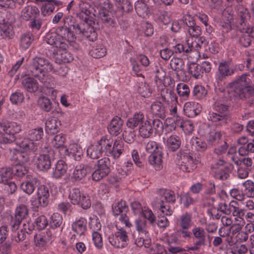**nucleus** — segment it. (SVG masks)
I'll list each match as a JSON object with an SVG mask.
<instances>
[{
    "instance_id": "obj_1",
    "label": "nucleus",
    "mask_w": 254,
    "mask_h": 254,
    "mask_svg": "<svg viewBox=\"0 0 254 254\" xmlns=\"http://www.w3.org/2000/svg\"><path fill=\"white\" fill-rule=\"evenodd\" d=\"M45 66L47 70L51 71L53 67L50 62L41 56H36L32 59L27 71L28 77L22 81V85L25 90L30 93H35L39 89V84L34 77L37 78L46 87L51 88L54 84V79L50 75H47L42 68Z\"/></svg>"
},
{
    "instance_id": "obj_2",
    "label": "nucleus",
    "mask_w": 254,
    "mask_h": 254,
    "mask_svg": "<svg viewBox=\"0 0 254 254\" xmlns=\"http://www.w3.org/2000/svg\"><path fill=\"white\" fill-rule=\"evenodd\" d=\"M73 32L65 26H59L56 30L55 34H49L46 36L47 43L52 46L51 52L55 55L58 49L65 50L69 46H72L76 40Z\"/></svg>"
},
{
    "instance_id": "obj_3",
    "label": "nucleus",
    "mask_w": 254,
    "mask_h": 254,
    "mask_svg": "<svg viewBox=\"0 0 254 254\" xmlns=\"http://www.w3.org/2000/svg\"><path fill=\"white\" fill-rule=\"evenodd\" d=\"M229 106L220 102L213 105L214 111L210 112L208 119L217 127L226 126L230 120Z\"/></svg>"
},
{
    "instance_id": "obj_4",
    "label": "nucleus",
    "mask_w": 254,
    "mask_h": 254,
    "mask_svg": "<svg viewBox=\"0 0 254 254\" xmlns=\"http://www.w3.org/2000/svg\"><path fill=\"white\" fill-rule=\"evenodd\" d=\"M43 135V129L42 127L30 129L28 132V137L24 138L19 143V146L26 151L39 152L41 148L40 144L34 142V140H40L42 138Z\"/></svg>"
},
{
    "instance_id": "obj_5",
    "label": "nucleus",
    "mask_w": 254,
    "mask_h": 254,
    "mask_svg": "<svg viewBox=\"0 0 254 254\" xmlns=\"http://www.w3.org/2000/svg\"><path fill=\"white\" fill-rule=\"evenodd\" d=\"M160 201L159 209L163 214L166 216H170L173 212V209L170 206V204H174L176 201V197L174 191L160 189L158 191Z\"/></svg>"
},
{
    "instance_id": "obj_6",
    "label": "nucleus",
    "mask_w": 254,
    "mask_h": 254,
    "mask_svg": "<svg viewBox=\"0 0 254 254\" xmlns=\"http://www.w3.org/2000/svg\"><path fill=\"white\" fill-rule=\"evenodd\" d=\"M125 143L122 139L118 138L113 142V140L106 136V142H104V153L114 159H118L125 149Z\"/></svg>"
},
{
    "instance_id": "obj_7",
    "label": "nucleus",
    "mask_w": 254,
    "mask_h": 254,
    "mask_svg": "<svg viewBox=\"0 0 254 254\" xmlns=\"http://www.w3.org/2000/svg\"><path fill=\"white\" fill-rule=\"evenodd\" d=\"M125 143L122 139L118 138L113 142V140L106 136V142H104V153L114 159H118L125 149Z\"/></svg>"
},
{
    "instance_id": "obj_8",
    "label": "nucleus",
    "mask_w": 254,
    "mask_h": 254,
    "mask_svg": "<svg viewBox=\"0 0 254 254\" xmlns=\"http://www.w3.org/2000/svg\"><path fill=\"white\" fill-rule=\"evenodd\" d=\"M125 143L122 139L118 138L113 142V140L106 136V142H104V153L114 159H118L125 149Z\"/></svg>"
},
{
    "instance_id": "obj_9",
    "label": "nucleus",
    "mask_w": 254,
    "mask_h": 254,
    "mask_svg": "<svg viewBox=\"0 0 254 254\" xmlns=\"http://www.w3.org/2000/svg\"><path fill=\"white\" fill-rule=\"evenodd\" d=\"M94 3L98 9L99 17L102 22L114 27L115 22L109 14L111 7L109 0H95Z\"/></svg>"
},
{
    "instance_id": "obj_10",
    "label": "nucleus",
    "mask_w": 254,
    "mask_h": 254,
    "mask_svg": "<svg viewBox=\"0 0 254 254\" xmlns=\"http://www.w3.org/2000/svg\"><path fill=\"white\" fill-rule=\"evenodd\" d=\"M75 34L80 35L89 41L94 42L97 39V34L94 28L87 22L84 21L72 25Z\"/></svg>"
},
{
    "instance_id": "obj_11",
    "label": "nucleus",
    "mask_w": 254,
    "mask_h": 254,
    "mask_svg": "<svg viewBox=\"0 0 254 254\" xmlns=\"http://www.w3.org/2000/svg\"><path fill=\"white\" fill-rule=\"evenodd\" d=\"M112 209L113 215L114 216L120 215L119 220L125 224L126 227L129 228L131 226V223L126 214L128 210V207L125 200H121L114 203L112 205Z\"/></svg>"
},
{
    "instance_id": "obj_12",
    "label": "nucleus",
    "mask_w": 254,
    "mask_h": 254,
    "mask_svg": "<svg viewBox=\"0 0 254 254\" xmlns=\"http://www.w3.org/2000/svg\"><path fill=\"white\" fill-rule=\"evenodd\" d=\"M230 63L225 61L220 63L218 71L215 75L218 85H222V82L229 76L234 74L236 69L230 66Z\"/></svg>"
},
{
    "instance_id": "obj_13",
    "label": "nucleus",
    "mask_w": 254,
    "mask_h": 254,
    "mask_svg": "<svg viewBox=\"0 0 254 254\" xmlns=\"http://www.w3.org/2000/svg\"><path fill=\"white\" fill-rule=\"evenodd\" d=\"M193 236L196 241L193 245L189 247V250L195 251L200 250L201 247L206 245V233L205 230L202 227L195 226L192 229Z\"/></svg>"
},
{
    "instance_id": "obj_14",
    "label": "nucleus",
    "mask_w": 254,
    "mask_h": 254,
    "mask_svg": "<svg viewBox=\"0 0 254 254\" xmlns=\"http://www.w3.org/2000/svg\"><path fill=\"white\" fill-rule=\"evenodd\" d=\"M44 152H48V154H43L40 155L37 158L36 162L37 167L43 171H47L51 166V157L53 154V151L48 146H45L44 148H41L40 150Z\"/></svg>"
},
{
    "instance_id": "obj_15",
    "label": "nucleus",
    "mask_w": 254,
    "mask_h": 254,
    "mask_svg": "<svg viewBox=\"0 0 254 254\" xmlns=\"http://www.w3.org/2000/svg\"><path fill=\"white\" fill-rule=\"evenodd\" d=\"M132 70L137 76L143 77V67L149 65L150 62L147 56L139 55L136 58V60L130 59Z\"/></svg>"
},
{
    "instance_id": "obj_16",
    "label": "nucleus",
    "mask_w": 254,
    "mask_h": 254,
    "mask_svg": "<svg viewBox=\"0 0 254 254\" xmlns=\"http://www.w3.org/2000/svg\"><path fill=\"white\" fill-rule=\"evenodd\" d=\"M106 142V136H103L96 144L89 146L87 149V154L92 159H97L104 153L103 144Z\"/></svg>"
},
{
    "instance_id": "obj_17",
    "label": "nucleus",
    "mask_w": 254,
    "mask_h": 254,
    "mask_svg": "<svg viewBox=\"0 0 254 254\" xmlns=\"http://www.w3.org/2000/svg\"><path fill=\"white\" fill-rule=\"evenodd\" d=\"M40 181L35 177L27 175L26 180L21 184V190L26 193L30 195L40 184Z\"/></svg>"
},
{
    "instance_id": "obj_18",
    "label": "nucleus",
    "mask_w": 254,
    "mask_h": 254,
    "mask_svg": "<svg viewBox=\"0 0 254 254\" xmlns=\"http://www.w3.org/2000/svg\"><path fill=\"white\" fill-rule=\"evenodd\" d=\"M52 234L50 231L40 232L35 235L34 242L35 246L41 250H45L51 241Z\"/></svg>"
},
{
    "instance_id": "obj_19",
    "label": "nucleus",
    "mask_w": 254,
    "mask_h": 254,
    "mask_svg": "<svg viewBox=\"0 0 254 254\" xmlns=\"http://www.w3.org/2000/svg\"><path fill=\"white\" fill-rule=\"evenodd\" d=\"M252 38H254V26L243 28L239 38V44L244 48H248L252 44Z\"/></svg>"
},
{
    "instance_id": "obj_20",
    "label": "nucleus",
    "mask_w": 254,
    "mask_h": 254,
    "mask_svg": "<svg viewBox=\"0 0 254 254\" xmlns=\"http://www.w3.org/2000/svg\"><path fill=\"white\" fill-rule=\"evenodd\" d=\"M0 127L8 135H14V134L19 133L21 130V124L6 120H2L0 122Z\"/></svg>"
},
{
    "instance_id": "obj_21",
    "label": "nucleus",
    "mask_w": 254,
    "mask_h": 254,
    "mask_svg": "<svg viewBox=\"0 0 254 254\" xmlns=\"http://www.w3.org/2000/svg\"><path fill=\"white\" fill-rule=\"evenodd\" d=\"M179 163L180 168L183 172H190L196 168V163L193 158L188 154L182 155Z\"/></svg>"
},
{
    "instance_id": "obj_22",
    "label": "nucleus",
    "mask_w": 254,
    "mask_h": 254,
    "mask_svg": "<svg viewBox=\"0 0 254 254\" xmlns=\"http://www.w3.org/2000/svg\"><path fill=\"white\" fill-rule=\"evenodd\" d=\"M92 171V167L89 165L80 164L75 167L72 179L75 181H80Z\"/></svg>"
},
{
    "instance_id": "obj_23",
    "label": "nucleus",
    "mask_w": 254,
    "mask_h": 254,
    "mask_svg": "<svg viewBox=\"0 0 254 254\" xmlns=\"http://www.w3.org/2000/svg\"><path fill=\"white\" fill-rule=\"evenodd\" d=\"M123 124L124 121L121 118L117 116L114 117L108 126L109 132L112 135L117 136L123 130Z\"/></svg>"
},
{
    "instance_id": "obj_24",
    "label": "nucleus",
    "mask_w": 254,
    "mask_h": 254,
    "mask_svg": "<svg viewBox=\"0 0 254 254\" xmlns=\"http://www.w3.org/2000/svg\"><path fill=\"white\" fill-rule=\"evenodd\" d=\"M65 140V136L62 134L56 135L52 140L53 146L59 150L62 157H65V154L67 151V148L64 145Z\"/></svg>"
},
{
    "instance_id": "obj_25",
    "label": "nucleus",
    "mask_w": 254,
    "mask_h": 254,
    "mask_svg": "<svg viewBox=\"0 0 254 254\" xmlns=\"http://www.w3.org/2000/svg\"><path fill=\"white\" fill-rule=\"evenodd\" d=\"M184 111L187 116L190 118L195 117L201 112L200 105L197 103L188 102L184 105Z\"/></svg>"
},
{
    "instance_id": "obj_26",
    "label": "nucleus",
    "mask_w": 254,
    "mask_h": 254,
    "mask_svg": "<svg viewBox=\"0 0 254 254\" xmlns=\"http://www.w3.org/2000/svg\"><path fill=\"white\" fill-rule=\"evenodd\" d=\"M45 2L43 3L41 8L42 14L44 16L50 15L55 9V6H59L62 4V2L56 0H40Z\"/></svg>"
},
{
    "instance_id": "obj_27",
    "label": "nucleus",
    "mask_w": 254,
    "mask_h": 254,
    "mask_svg": "<svg viewBox=\"0 0 254 254\" xmlns=\"http://www.w3.org/2000/svg\"><path fill=\"white\" fill-rule=\"evenodd\" d=\"M233 169V165L227 164L223 167L214 171V177L218 180L224 181L230 177V173Z\"/></svg>"
},
{
    "instance_id": "obj_28",
    "label": "nucleus",
    "mask_w": 254,
    "mask_h": 254,
    "mask_svg": "<svg viewBox=\"0 0 254 254\" xmlns=\"http://www.w3.org/2000/svg\"><path fill=\"white\" fill-rule=\"evenodd\" d=\"M40 14L38 8L34 5L25 6L22 10L21 16L25 20H29L33 18H37Z\"/></svg>"
},
{
    "instance_id": "obj_29",
    "label": "nucleus",
    "mask_w": 254,
    "mask_h": 254,
    "mask_svg": "<svg viewBox=\"0 0 254 254\" xmlns=\"http://www.w3.org/2000/svg\"><path fill=\"white\" fill-rule=\"evenodd\" d=\"M144 114L141 112H136L133 114L132 117L128 119L127 126L128 128L133 129L138 126H140L144 123Z\"/></svg>"
},
{
    "instance_id": "obj_30",
    "label": "nucleus",
    "mask_w": 254,
    "mask_h": 254,
    "mask_svg": "<svg viewBox=\"0 0 254 254\" xmlns=\"http://www.w3.org/2000/svg\"><path fill=\"white\" fill-rule=\"evenodd\" d=\"M150 112L153 116L163 119L166 117L167 110L163 103L154 102L151 104Z\"/></svg>"
},
{
    "instance_id": "obj_31",
    "label": "nucleus",
    "mask_w": 254,
    "mask_h": 254,
    "mask_svg": "<svg viewBox=\"0 0 254 254\" xmlns=\"http://www.w3.org/2000/svg\"><path fill=\"white\" fill-rule=\"evenodd\" d=\"M60 121L56 118H49L45 123V130L49 134L57 133L60 130Z\"/></svg>"
},
{
    "instance_id": "obj_32",
    "label": "nucleus",
    "mask_w": 254,
    "mask_h": 254,
    "mask_svg": "<svg viewBox=\"0 0 254 254\" xmlns=\"http://www.w3.org/2000/svg\"><path fill=\"white\" fill-rule=\"evenodd\" d=\"M87 220L85 218L80 217L72 224V230L79 236L84 235L87 231Z\"/></svg>"
},
{
    "instance_id": "obj_33",
    "label": "nucleus",
    "mask_w": 254,
    "mask_h": 254,
    "mask_svg": "<svg viewBox=\"0 0 254 254\" xmlns=\"http://www.w3.org/2000/svg\"><path fill=\"white\" fill-rule=\"evenodd\" d=\"M67 169V166L63 160L58 161L53 168L52 176L55 179H60L64 175Z\"/></svg>"
},
{
    "instance_id": "obj_34",
    "label": "nucleus",
    "mask_w": 254,
    "mask_h": 254,
    "mask_svg": "<svg viewBox=\"0 0 254 254\" xmlns=\"http://www.w3.org/2000/svg\"><path fill=\"white\" fill-rule=\"evenodd\" d=\"M176 224L182 229H189L193 224L191 215L188 212L183 214L177 219Z\"/></svg>"
},
{
    "instance_id": "obj_35",
    "label": "nucleus",
    "mask_w": 254,
    "mask_h": 254,
    "mask_svg": "<svg viewBox=\"0 0 254 254\" xmlns=\"http://www.w3.org/2000/svg\"><path fill=\"white\" fill-rule=\"evenodd\" d=\"M66 153L65 154V157L68 156L76 161H79L83 154L82 148L77 144H70L69 148H67Z\"/></svg>"
},
{
    "instance_id": "obj_36",
    "label": "nucleus",
    "mask_w": 254,
    "mask_h": 254,
    "mask_svg": "<svg viewBox=\"0 0 254 254\" xmlns=\"http://www.w3.org/2000/svg\"><path fill=\"white\" fill-rule=\"evenodd\" d=\"M181 143V137L174 134L167 138L166 146L169 151L175 152L180 148Z\"/></svg>"
},
{
    "instance_id": "obj_37",
    "label": "nucleus",
    "mask_w": 254,
    "mask_h": 254,
    "mask_svg": "<svg viewBox=\"0 0 254 254\" xmlns=\"http://www.w3.org/2000/svg\"><path fill=\"white\" fill-rule=\"evenodd\" d=\"M15 140L14 135H8L6 134L0 132V148L3 149H7L9 148L10 145L12 144Z\"/></svg>"
},
{
    "instance_id": "obj_38",
    "label": "nucleus",
    "mask_w": 254,
    "mask_h": 254,
    "mask_svg": "<svg viewBox=\"0 0 254 254\" xmlns=\"http://www.w3.org/2000/svg\"><path fill=\"white\" fill-rule=\"evenodd\" d=\"M14 35L13 27L9 23L0 24V37L1 38L11 39Z\"/></svg>"
},
{
    "instance_id": "obj_39",
    "label": "nucleus",
    "mask_w": 254,
    "mask_h": 254,
    "mask_svg": "<svg viewBox=\"0 0 254 254\" xmlns=\"http://www.w3.org/2000/svg\"><path fill=\"white\" fill-rule=\"evenodd\" d=\"M37 195L43 201V203L48 204L50 192L47 186L44 185H39L37 187Z\"/></svg>"
},
{
    "instance_id": "obj_40",
    "label": "nucleus",
    "mask_w": 254,
    "mask_h": 254,
    "mask_svg": "<svg viewBox=\"0 0 254 254\" xmlns=\"http://www.w3.org/2000/svg\"><path fill=\"white\" fill-rule=\"evenodd\" d=\"M139 133L141 136L144 138H148L151 136L153 133V128L149 121H145V122L139 127Z\"/></svg>"
},
{
    "instance_id": "obj_41",
    "label": "nucleus",
    "mask_w": 254,
    "mask_h": 254,
    "mask_svg": "<svg viewBox=\"0 0 254 254\" xmlns=\"http://www.w3.org/2000/svg\"><path fill=\"white\" fill-rule=\"evenodd\" d=\"M157 18L164 24H167L170 21V18L167 11L163 9L162 4L157 6L155 10Z\"/></svg>"
},
{
    "instance_id": "obj_42",
    "label": "nucleus",
    "mask_w": 254,
    "mask_h": 254,
    "mask_svg": "<svg viewBox=\"0 0 254 254\" xmlns=\"http://www.w3.org/2000/svg\"><path fill=\"white\" fill-rule=\"evenodd\" d=\"M162 152H156L151 154L148 157L149 163L154 166L156 170H160L162 162Z\"/></svg>"
},
{
    "instance_id": "obj_43",
    "label": "nucleus",
    "mask_w": 254,
    "mask_h": 254,
    "mask_svg": "<svg viewBox=\"0 0 254 254\" xmlns=\"http://www.w3.org/2000/svg\"><path fill=\"white\" fill-rule=\"evenodd\" d=\"M170 65L171 68L177 73L179 71H182L183 73L186 72L185 62L182 59L173 58L170 61Z\"/></svg>"
},
{
    "instance_id": "obj_44",
    "label": "nucleus",
    "mask_w": 254,
    "mask_h": 254,
    "mask_svg": "<svg viewBox=\"0 0 254 254\" xmlns=\"http://www.w3.org/2000/svg\"><path fill=\"white\" fill-rule=\"evenodd\" d=\"M38 105L40 108L47 112L52 111L53 103L51 100L45 96L39 97L38 100Z\"/></svg>"
},
{
    "instance_id": "obj_45",
    "label": "nucleus",
    "mask_w": 254,
    "mask_h": 254,
    "mask_svg": "<svg viewBox=\"0 0 254 254\" xmlns=\"http://www.w3.org/2000/svg\"><path fill=\"white\" fill-rule=\"evenodd\" d=\"M89 53L94 58L98 59L104 57L106 55V49L102 44H99L93 47L90 50Z\"/></svg>"
},
{
    "instance_id": "obj_46",
    "label": "nucleus",
    "mask_w": 254,
    "mask_h": 254,
    "mask_svg": "<svg viewBox=\"0 0 254 254\" xmlns=\"http://www.w3.org/2000/svg\"><path fill=\"white\" fill-rule=\"evenodd\" d=\"M244 187L243 192L245 196L249 198L254 197V183L250 180L244 182L243 184Z\"/></svg>"
},
{
    "instance_id": "obj_47",
    "label": "nucleus",
    "mask_w": 254,
    "mask_h": 254,
    "mask_svg": "<svg viewBox=\"0 0 254 254\" xmlns=\"http://www.w3.org/2000/svg\"><path fill=\"white\" fill-rule=\"evenodd\" d=\"M188 71L190 74L197 79L201 77L203 73L199 64L194 63H191L189 64Z\"/></svg>"
},
{
    "instance_id": "obj_48",
    "label": "nucleus",
    "mask_w": 254,
    "mask_h": 254,
    "mask_svg": "<svg viewBox=\"0 0 254 254\" xmlns=\"http://www.w3.org/2000/svg\"><path fill=\"white\" fill-rule=\"evenodd\" d=\"M191 143L192 148L199 152H204L207 148L206 143L197 137L193 138L191 140Z\"/></svg>"
},
{
    "instance_id": "obj_49",
    "label": "nucleus",
    "mask_w": 254,
    "mask_h": 254,
    "mask_svg": "<svg viewBox=\"0 0 254 254\" xmlns=\"http://www.w3.org/2000/svg\"><path fill=\"white\" fill-rule=\"evenodd\" d=\"M10 171H12V176H14L18 178L26 176L28 173V169L26 167L18 164L10 168Z\"/></svg>"
},
{
    "instance_id": "obj_50",
    "label": "nucleus",
    "mask_w": 254,
    "mask_h": 254,
    "mask_svg": "<svg viewBox=\"0 0 254 254\" xmlns=\"http://www.w3.org/2000/svg\"><path fill=\"white\" fill-rule=\"evenodd\" d=\"M33 41V36L30 32H27L21 36L20 46L24 50L28 49Z\"/></svg>"
},
{
    "instance_id": "obj_51",
    "label": "nucleus",
    "mask_w": 254,
    "mask_h": 254,
    "mask_svg": "<svg viewBox=\"0 0 254 254\" xmlns=\"http://www.w3.org/2000/svg\"><path fill=\"white\" fill-rule=\"evenodd\" d=\"M28 216V210L26 205L20 204L15 210L13 217L21 221L26 219Z\"/></svg>"
},
{
    "instance_id": "obj_52",
    "label": "nucleus",
    "mask_w": 254,
    "mask_h": 254,
    "mask_svg": "<svg viewBox=\"0 0 254 254\" xmlns=\"http://www.w3.org/2000/svg\"><path fill=\"white\" fill-rule=\"evenodd\" d=\"M134 8L138 16L145 17L148 15V7L146 3L140 1L135 3Z\"/></svg>"
},
{
    "instance_id": "obj_53",
    "label": "nucleus",
    "mask_w": 254,
    "mask_h": 254,
    "mask_svg": "<svg viewBox=\"0 0 254 254\" xmlns=\"http://www.w3.org/2000/svg\"><path fill=\"white\" fill-rule=\"evenodd\" d=\"M177 90L180 98L187 100L190 95V90L188 85L181 83L177 85Z\"/></svg>"
},
{
    "instance_id": "obj_54",
    "label": "nucleus",
    "mask_w": 254,
    "mask_h": 254,
    "mask_svg": "<svg viewBox=\"0 0 254 254\" xmlns=\"http://www.w3.org/2000/svg\"><path fill=\"white\" fill-rule=\"evenodd\" d=\"M63 222V219L62 215L58 213H54L50 218L49 222L51 229H56L61 227Z\"/></svg>"
},
{
    "instance_id": "obj_55",
    "label": "nucleus",
    "mask_w": 254,
    "mask_h": 254,
    "mask_svg": "<svg viewBox=\"0 0 254 254\" xmlns=\"http://www.w3.org/2000/svg\"><path fill=\"white\" fill-rule=\"evenodd\" d=\"M83 193L77 188L72 189L69 194L68 198L71 203L74 205L79 204L81 197Z\"/></svg>"
},
{
    "instance_id": "obj_56",
    "label": "nucleus",
    "mask_w": 254,
    "mask_h": 254,
    "mask_svg": "<svg viewBox=\"0 0 254 254\" xmlns=\"http://www.w3.org/2000/svg\"><path fill=\"white\" fill-rule=\"evenodd\" d=\"M249 76L247 74H242L235 81V84L248 88L252 84V81L249 78Z\"/></svg>"
},
{
    "instance_id": "obj_57",
    "label": "nucleus",
    "mask_w": 254,
    "mask_h": 254,
    "mask_svg": "<svg viewBox=\"0 0 254 254\" xmlns=\"http://www.w3.org/2000/svg\"><path fill=\"white\" fill-rule=\"evenodd\" d=\"M110 160L108 157H104L98 161L97 168L109 174L110 172Z\"/></svg>"
},
{
    "instance_id": "obj_58",
    "label": "nucleus",
    "mask_w": 254,
    "mask_h": 254,
    "mask_svg": "<svg viewBox=\"0 0 254 254\" xmlns=\"http://www.w3.org/2000/svg\"><path fill=\"white\" fill-rule=\"evenodd\" d=\"M222 134L221 131H215L211 132L209 136L208 141L212 145H217L221 144L222 140Z\"/></svg>"
},
{
    "instance_id": "obj_59",
    "label": "nucleus",
    "mask_w": 254,
    "mask_h": 254,
    "mask_svg": "<svg viewBox=\"0 0 254 254\" xmlns=\"http://www.w3.org/2000/svg\"><path fill=\"white\" fill-rule=\"evenodd\" d=\"M248 88L235 84L233 95L241 99H243L247 98L248 95Z\"/></svg>"
},
{
    "instance_id": "obj_60",
    "label": "nucleus",
    "mask_w": 254,
    "mask_h": 254,
    "mask_svg": "<svg viewBox=\"0 0 254 254\" xmlns=\"http://www.w3.org/2000/svg\"><path fill=\"white\" fill-rule=\"evenodd\" d=\"M12 178V171L10 168H3L0 171V183L6 184Z\"/></svg>"
},
{
    "instance_id": "obj_61",
    "label": "nucleus",
    "mask_w": 254,
    "mask_h": 254,
    "mask_svg": "<svg viewBox=\"0 0 254 254\" xmlns=\"http://www.w3.org/2000/svg\"><path fill=\"white\" fill-rule=\"evenodd\" d=\"M49 222L44 215H41L36 218L34 222L35 227L41 230L44 229L48 225Z\"/></svg>"
},
{
    "instance_id": "obj_62",
    "label": "nucleus",
    "mask_w": 254,
    "mask_h": 254,
    "mask_svg": "<svg viewBox=\"0 0 254 254\" xmlns=\"http://www.w3.org/2000/svg\"><path fill=\"white\" fill-rule=\"evenodd\" d=\"M207 94L205 88L201 85H196L192 91V95L196 99H201L204 98Z\"/></svg>"
},
{
    "instance_id": "obj_63",
    "label": "nucleus",
    "mask_w": 254,
    "mask_h": 254,
    "mask_svg": "<svg viewBox=\"0 0 254 254\" xmlns=\"http://www.w3.org/2000/svg\"><path fill=\"white\" fill-rule=\"evenodd\" d=\"M13 157V159L17 162L18 164H22L23 165L24 164L30 161L29 155L25 152L17 151Z\"/></svg>"
},
{
    "instance_id": "obj_64",
    "label": "nucleus",
    "mask_w": 254,
    "mask_h": 254,
    "mask_svg": "<svg viewBox=\"0 0 254 254\" xmlns=\"http://www.w3.org/2000/svg\"><path fill=\"white\" fill-rule=\"evenodd\" d=\"M138 93L143 97H148L151 95V90L148 84L146 83H141L137 89Z\"/></svg>"
}]
</instances>
